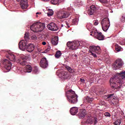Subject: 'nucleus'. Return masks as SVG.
Returning <instances> with one entry per match:
<instances>
[{"mask_svg": "<svg viewBox=\"0 0 125 125\" xmlns=\"http://www.w3.org/2000/svg\"><path fill=\"white\" fill-rule=\"evenodd\" d=\"M31 40L33 41H36V40H37V36L36 35H32L31 37Z\"/></svg>", "mask_w": 125, "mask_h": 125, "instance_id": "43", "label": "nucleus"}, {"mask_svg": "<svg viewBox=\"0 0 125 125\" xmlns=\"http://www.w3.org/2000/svg\"><path fill=\"white\" fill-rule=\"evenodd\" d=\"M24 41L25 42H28V41L30 40V37L29 36V34L28 33H25L24 34Z\"/></svg>", "mask_w": 125, "mask_h": 125, "instance_id": "28", "label": "nucleus"}, {"mask_svg": "<svg viewBox=\"0 0 125 125\" xmlns=\"http://www.w3.org/2000/svg\"><path fill=\"white\" fill-rule=\"evenodd\" d=\"M78 107H73L70 109V114L73 116L75 115L77 113H78Z\"/></svg>", "mask_w": 125, "mask_h": 125, "instance_id": "22", "label": "nucleus"}, {"mask_svg": "<svg viewBox=\"0 0 125 125\" xmlns=\"http://www.w3.org/2000/svg\"><path fill=\"white\" fill-rule=\"evenodd\" d=\"M72 56H73V55H71L70 56L71 59H73L74 60H76V58H75V56H73V57Z\"/></svg>", "mask_w": 125, "mask_h": 125, "instance_id": "46", "label": "nucleus"}, {"mask_svg": "<svg viewBox=\"0 0 125 125\" xmlns=\"http://www.w3.org/2000/svg\"><path fill=\"white\" fill-rule=\"evenodd\" d=\"M61 51H57L55 55L56 58H59L60 56L62 55Z\"/></svg>", "mask_w": 125, "mask_h": 125, "instance_id": "30", "label": "nucleus"}, {"mask_svg": "<svg viewBox=\"0 0 125 125\" xmlns=\"http://www.w3.org/2000/svg\"><path fill=\"white\" fill-rule=\"evenodd\" d=\"M6 57L9 59L10 61H12L13 62H15V61H16L15 55L13 54H9L8 56H6Z\"/></svg>", "mask_w": 125, "mask_h": 125, "instance_id": "19", "label": "nucleus"}, {"mask_svg": "<svg viewBox=\"0 0 125 125\" xmlns=\"http://www.w3.org/2000/svg\"><path fill=\"white\" fill-rule=\"evenodd\" d=\"M40 66L43 69H46L48 67V61L45 58H42L40 61Z\"/></svg>", "mask_w": 125, "mask_h": 125, "instance_id": "9", "label": "nucleus"}, {"mask_svg": "<svg viewBox=\"0 0 125 125\" xmlns=\"http://www.w3.org/2000/svg\"><path fill=\"white\" fill-rule=\"evenodd\" d=\"M120 21L123 23H125V16H122L121 18H120Z\"/></svg>", "mask_w": 125, "mask_h": 125, "instance_id": "37", "label": "nucleus"}, {"mask_svg": "<svg viewBox=\"0 0 125 125\" xmlns=\"http://www.w3.org/2000/svg\"><path fill=\"white\" fill-rule=\"evenodd\" d=\"M20 63L21 64V65H22V66H25V65H28L27 63V61H26L24 60H21V61H20Z\"/></svg>", "mask_w": 125, "mask_h": 125, "instance_id": "29", "label": "nucleus"}, {"mask_svg": "<svg viewBox=\"0 0 125 125\" xmlns=\"http://www.w3.org/2000/svg\"><path fill=\"white\" fill-rule=\"evenodd\" d=\"M101 24L102 25V28L104 32L108 31V29H109V27H110V21L108 18H104L101 21Z\"/></svg>", "mask_w": 125, "mask_h": 125, "instance_id": "5", "label": "nucleus"}, {"mask_svg": "<svg viewBox=\"0 0 125 125\" xmlns=\"http://www.w3.org/2000/svg\"><path fill=\"white\" fill-rule=\"evenodd\" d=\"M23 58L25 59V60H30L31 59V56L28 55L25 56Z\"/></svg>", "mask_w": 125, "mask_h": 125, "instance_id": "38", "label": "nucleus"}, {"mask_svg": "<svg viewBox=\"0 0 125 125\" xmlns=\"http://www.w3.org/2000/svg\"><path fill=\"white\" fill-rule=\"evenodd\" d=\"M115 50L118 51V52H119V51H121L122 50V47L118 44L115 45Z\"/></svg>", "mask_w": 125, "mask_h": 125, "instance_id": "31", "label": "nucleus"}, {"mask_svg": "<svg viewBox=\"0 0 125 125\" xmlns=\"http://www.w3.org/2000/svg\"><path fill=\"white\" fill-rule=\"evenodd\" d=\"M67 101L70 104H76L78 102V95L72 89L67 90L65 93Z\"/></svg>", "mask_w": 125, "mask_h": 125, "instance_id": "2", "label": "nucleus"}, {"mask_svg": "<svg viewBox=\"0 0 125 125\" xmlns=\"http://www.w3.org/2000/svg\"><path fill=\"white\" fill-rule=\"evenodd\" d=\"M124 65V62L121 59H118L115 61V62H114L112 67V69L114 70H118V69H121V67H123Z\"/></svg>", "mask_w": 125, "mask_h": 125, "instance_id": "7", "label": "nucleus"}, {"mask_svg": "<svg viewBox=\"0 0 125 125\" xmlns=\"http://www.w3.org/2000/svg\"><path fill=\"white\" fill-rule=\"evenodd\" d=\"M28 42L24 40H21L19 43V47L21 50H25L27 47Z\"/></svg>", "mask_w": 125, "mask_h": 125, "instance_id": "11", "label": "nucleus"}, {"mask_svg": "<svg viewBox=\"0 0 125 125\" xmlns=\"http://www.w3.org/2000/svg\"><path fill=\"white\" fill-rule=\"evenodd\" d=\"M53 15V10L51 9L49 10V13L47 14L48 16H52Z\"/></svg>", "mask_w": 125, "mask_h": 125, "instance_id": "36", "label": "nucleus"}, {"mask_svg": "<svg viewBox=\"0 0 125 125\" xmlns=\"http://www.w3.org/2000/svg\"><path fill=\"white\" fill-rule=\"evenodd\" d=\"M80 81L82 83H84V79H80Z\"/></svg>", "mask_w": 125, "mask_h": 125, "instance_id": "48", "label": "nucleus"}, {"mask_svg": "<svg viewBox=\"0 0 125 125\" xmlns=\"http://www.w3.org/2000/svg\"><path fill=\"white\" fill-rule=\"evenodd\" d=\"M93 123H94V125H96V124H97V123H98V121H97V117H94L93 118Z\"/></svg>", "mask_w": 125, "mask_h": 125, "instance_id": "40", "label": "nucleus"}, {"mask_svg": "<svg viewBox=\"0 0 125 125\" xmlns=\"http://www.w3.org/2000/svg\"><path fill=\"white\" fill-rule=\"evenodd\" d=\"M65 24H66L68 28H70V25H69V22H68V21H65Z\"/></svg>", "mask_w": 125, "mask_h": 125, "instance_id": "45", "label": "nucleus"}, {"mask_svg": "<svg viewBox=\"0 0 125 125\" xmlns=\"http://www.w3.org/2000/svg\"><path fill=\"white\" fill-rule=\"evenodd\" d=\"M51 42L54 45H57L58 44V37H55L54 38H52L51 39Z\"/></svg>", "mask_w": 125, "mask_h": 125, "instance_id": "21", "label": "nucleus"}, {"mask_svg": "<svg viewBox=\"0 0 125 125\" xmlns=\"http://www.w3.org/2000/svg\"><path fill=\"white\" fill-rule=\"evenodd\" d=\"M44 0V1H48V0Z\"/></svg>", "mask_w": 125, "mask_h": 125, "instance_id": "52", "label": "nucleus"}, {"mask_svg": "<svg viewBox=\"0 0 125 125\" xmlns=\"http://www.w3.org/2000/svg\"><path fill=\"white\" fill-rule=\"evenodd\" d=\"M90 53H91V55H92V56H93V57H94V58H96V57H97V56H96V54L92 52V51L91 50L90 51Z\"/></svg>", "mask_w": 125, "mask_h": 125, "instance_id": "39", "label": "nucleus"}, {"mask_svg": "<svg viewBox=\"0 0 125 125\" xmlns=\"http://www.w3.org/2000/svg\"><path fill=\"white\" fill-rule=\"evenodd\" d=\"M90 49L92 52H95L97 54H100L101 53L100 47L99 46H90Z\"/></svg>", "mask_w": 125, "mask_h": 125, "instance_id": "14", "label": "nucleus"}, {"mask_svg": "<svg viewBox=\"0 0 125 125\" xmlns=\"http://www.w3.org/2000/svg\"><path fill=\"white\" fill-rule=\"evenodd\" d=\"M47 51H49L50 50V47H49L48 48L46 49Z\"/></svg>", "mask_w": 125, "mask_h": 125, "instance_id": "50", "label": "nucleus"}, {"mask_svg": "<svg viewBox=\"0 0 125 125\" xmlns=\"http://www.w3.org/2000/svg\"><path fill=\"white\" fill-rule=\"evenodd\" d=\"M93 34H94V37L97 39V40H99V41H103L104 40V36L102 35V33L101 32H97V30L96 31H92Z\"/></svg>", "mask_w": 125, "mask_h": 125, "instance_id": "10", "label": "nucleus"}, {"mask_svg": "<svg viewBox=\"0 0 125 125\" xmlns=\"http://www.w3.org/2000/svg\"><path fill=\"white\" fill-rule=\"evenodd\" d=\"M17 0V1H20V0Z\"/></svg>", "mask_w": 125, "mask_h": 125, "instance_id": "55", "label": "nucleus"}, {"mask_svg": "<svg viewBox=\"0 0 125 125\" xmlns=\"http://www.w3.org/2000/svg\"><path fill=\"white\" fill-rule=\"evenodd\" d=\"M66 45L69 48V49L74 50L77 49V48L81 45V43L78 41L73 42H67Z\"/></svg>", "mask_w": 125, "mask_h": 125, "instance_id": "6", "label": "nucleus"}, {"mask_svg": "<svg viewBox=\"0 0 125 125\" xmlns=\"http://www.w3.org/2000/svg\"><path fill=\"white\" fill-rule=\"evenodd\" d=\"M114 95H115V94H110L104 96V98L105 99H109L110 100H112V101L110 102V104H111L112 106L116 105V103L115 102V101H114L115 100Z\"/></svg>", "mask_w": 125, "mask_h": 125, "instance_id": "12", "label": "nucleus"}, {"mask_svg": "<svg viewBox=\"0 0 125 125\" xmlns=\"http://www.w3.org/2000/svg\"><path fill=\"white\" fill-rule=\"evenodd\" d=\"M122 123V122L120 119L117 120L114 123V125H120Z\"/></svg>", "mask_w": 125, "mask_h": 125, "instance_id": "35", "label": "nucleus"}, {"mask_svg": "<svg viewBox=\"0 0 125 125\" xmlns=\"http://www.w3.org/2000/svg\"><path fill=\"white\" fill-rule=\"evenodd\" d=\"M28 52H32L34 51V49H35V45L34 44L30 43L27 45L26 49Z\"/></svg>", "mask_w": 125, "mask_h": 125, "instance_id": "17", "label": "nucleus"}, {"mask_svg": "<svg viewBox=\"0 0 125 125\" xmlns=\"http://www.w3.org/2000/svg\"><path fill=\"white\" fill-rule=\"evenodd\" d=\"M3 64L4 65V68L6 70V72H9L11 70V66L12 65L11 62H9L8 60H4L3 61Z\"/></svg>", "mask_w": 125, "mask_h": 125, "instance_id": "8", "label": "nucleus"}, {"mask_svg": "<svg viewBox=\"0 0 125 125\" xmlns=\"http://www.w3.org/2000/svg\"><path fill=\"white\" fill-rule=\"evenodd\" d=\"M65 69H66V70H67V71H68V72L69 73H71V74H74L75 73V72L76 71V69H72V68H71V67L68 66V65H66L65 66Z\"/></svg>", "mask_w": 125, "mask_h": 125, "instance_id": "23", "label": "nucleus"}, {"mask_svg": "<svg viewBox=\"0 0 125 125\" xmlns=\"http://www.w3.org/2000/svg\"><path fill=\"white\" fill-rule=\"evenodd\" d=\"M87 30L90 32V33H92L93 31H96V30L94 29V27L92 26V24L88 23L86 26Z\"/></svg>", "mask_w": 125, "mask_h": 125, "instance_id": "20", "label": "nucleus"}, {"mask_svg": "<svg viewBox=\"0 0 125 125\" xmlns=\"http://www.w3.org/2000/svg\"><path fill=\"white\" fill-rule=\"evenodd\" d=\"M96 11V7L94 5H92L88 11V15H93Z\"/></svg>", "mask_w": 125, "mask_h": 125, "instance_id": "15", "label": "nucleus"}, {"mask_svg": "<svg viewBox=\"0 0 125 125\" xmlns=\"http://www.w3.org/2000/svg\"><path fill=\"white\" fill-rule=\"evenodd\" d=\"M93 24L94 26H97L98 25V20H96L93 21Z\"/></svg>", "mask_w": 125, "mask_h": 125, "instance_id": "41", "label": "nucleus"}, {"mask_svg": "<svg viewBox=\"0 0 125 125\" xmlns=\"http://www.w3.org/2000/svg\"><path fill=\"white\" fill-rule=\"evenodd\" d=\"M44 23L41 22H37L33 23L30 26V29L35 33H38V32H42V31L44 29Z\"/></svg>", "mask_w": 125, "mask_h": 125, "instance_id": "3", "label": "nucleus"}, {"mask_svg": "<svg viewBox=\"0 0 125 125\" xmlns=\"http://www.w3.org/2000/svg\"><path fill=\"white\" fill-rule=\"evenodd\" d=\"M74 56L75 59H77V58L78 57V56L76 54L75 55L73 54L72 55V57H74Z\"/></svg>", "mask_w": 125, "mask_h": 125, "instance_id": "47", "label": "nucleus"}, {"mask_svg": "<svg viewBox=\"0 0 125 125\" xmlns=\"http://www.w3.org/2000/svg\"><path fill=\"white\" fill-rule=\"evenodd\" d=\"M42 44L43 45H45V44H46V42H42Z\"/></svg>", "mask_w": 125, "mask_h": 125, "instance_id": "49", "label": "nucleus"}, {"mask_svg": "<svg viewBox=\"0 0 125 125\" xmlns=\"http://www.w3.org/2000/svg\"><path fill=\"white\" fill-rule=\"evenodd\" d=\"M118 76L111 78L109 81L110 85L114 89H120L121 86H118V83L123 84L125 81V71L117 73Z\"/></svg>", "mask_w": 125, "mask_h": 125, "instance_id": "1", "label": "nucleus"}, {"mask_svg": "<svg viewBox=\"0 0 125 125\" xmlns=\"http://www.w3.org/2000/svg\"><path fill=\"white\" fill-rule=\"evenodd\" d=\"M86 124H87L88 125H91L93 124V118L90 117H89L86 122Z\"/></svg>", "mask_w": 125, "mask_h": 125, "instance_id": "26", "label": "nucleus"}, {"mask_svg": "<svg viewBox=\"0 0 125 125\" xmlns=\"http://www.w3.org/2000/svg\"><path fill=\"white\" fill-rule=\"evenodd\" d=\"M93 100H94V99L93 98H90L89 97H86L85 99L86 103L87 104H91L93 102Z\"/></svg>", "mask_w": 125, "mask_h": 125, "instance_id": "25", "label": "nucleus"}, {"mask_svg": "<svg viewBox=\"0 0 125 125\" xmlns=\"http://www.w3.org/2000/svg\"><path fill=\"white\" fill-rule=\"evenodd\" d=\"M36 14H41V13L37 12L36 13Z\"/></svg>", "mask_w": 125, "mask_h": 125, "instance_id": "53", "label": "nucleus"}, {"mask_svg": "<svg viewBox=\"0 0 125 125\" xmlns=\"http://www.w3.org/2000/svg\"><path fill=\"white\" fill-rule=\"evenodd\" d=\"M33 72L35 73V74H37V73H39V69H38V67L34 66L33 69Z\"/></svg>", "mask_w": 125, "mask_h": 125, "instance_id": "34", "label": "nucleus"}, {"mask_svg": "<svg viewBox=\"0 0 125 125\" xmlns=\"http://www.w3.org/2000/svg\"><path fill=\"white\" fill-rule=\"evenodd\" d=\"M32 70H33V68L30 65H27L26 66V71L27 73H31L32 72Z\"/></svg>", "mask_w": 125, "mask_h": 125, "instance_id": "27", "label": "nucleus"}, {"mask_svg": "<svg viewBox=\"0 0 125 125\" xmlns=\"http://www.w3.org/2000/svg\"><path fill=\"white\" fill-rule=\"evenodd\" d=\"M47 28L48 30H50V31H58V26H57V24L54 22L50 23L47 25Z\"/></svg>", "mask_w": 125, "mask_h": 125, "instance_id": "13", "label": "nucleus"}, {"mask_svg": "<svg viewBox=\"0 0 125 125\" xmlns=\"http://www.w3.org/2000/svg\"><path fill=\"white\" fill-rule=\"evenodd\" d=\"M104 115L105 117H111V114L109 112H105Z\"/></svg>", "mask_w": 125, "mask_h": 125, "instance_id": "42", "label": "nucleus"}, {"mask_svg": "<svg viewBox=\"0 0 125 125\" xmlns=\"http://www.w3.org/2000/svg\"><path fill=\"white\" fill-rule=\"evenodd\" d=\"M92 35H94V34H93V33H91V34H90V36H92Z\"/></svg>", "mask_w": 125, "mask_h": 125, "instance_id": "51", "label": "nucleus"}, {"mask_svg": "<svg viewBox=\"0 0 125 125\" xmlns=\"http://www.w3.org/2000/svg\"><path fill=\"white\" fill-rule=\"evenodd\" d=\"M72 13H73L72 10H61L58 13L57 16L59 19H65L68 18Z\"/></svg>", "mask_w": 125, "mask_h": 125, "instance_id": "4", "label": "nucleus"}, {"mask_svg": "<svg viewBox=\"0 0 125 125\" xmlns=\"http://www.w3.org/2000/svg\"><path fill=\"white\" fill-rule=\"evenodd\" d=\"M21 6L22 9H26L28 7L27 0H21Z\"/></svg>", "mask_w": 125, "mask_h": 125, "instance_id": "16", "label": "nucleus"}, {"mask_svg": "<svg viewBox=\"0 0 125 125\" xmlns=\"http://www.w3.org/2000/svg\"><path fill=\"white\" fill-rule=\"evenodd\" d=\"M85 115H86V111H85V109H81L79 114V117L81 119H83V118H84Z\"/></svg>", "mask_w": 125, "mask_h": 125, "instance_id": "18", "label": "nucleus"}, {"mask_svg": "<svg viewBox=\"0 0 125 125\" xmlns=\"http://www.w3.org/2000/svg\"><path fill=\"white\" fill-rule=\"evenodd\" d=\"M100 2H102V3H107V0H99Z\"/></svg>", "mask_w": 125, "mask_h": 125, "instance_id": "44", "label": "nucleus"}, {"mask_svg": "<svg viewBox=\"0 0 125 125\" xmlns=\"http://www.w3.org/2000/svg\"><path fill=\"white\" fill-rule=\"evenodd\" d=\"M121 44H123V43H120Z\"/></svg>", "mask_w": 125, "mask_h": 125, "instance_id": "56", "label": "nucleus"}, {"mask_svg": "<svg viewBox=\"0 0 125 125\" xmlns=\"http://www.w3.org/2000/svg\"><path fill=\"white\" fill-rule=\"evenodd\" d=\"M59 0H51V3L52 4H59Z\"/></svg>", "mask_w": 125, "mask_h": 125, "instance_id": "33", "label": "nucleus"}, {"mask_svg": "<svg viewBox=\"0 0 125 125\" xmlns=\"http://www.w3.org/2000/svg\"><path fill=\"white\" fill-rule=\"evenodd\" d=\"M61 27H63V24H62V25H61Z\"/></svg>", "mask_w": 125, "mask_h": 125, "instance_id": "54", "label": "nucleus"}, {"mask_svg": "<svg viewBox=\"0 0 125 125\" xmlns=\"http://www.w3.org/2000/svg\"><path fill=\"white\" fill-rule=\"evenodd\" d=\"M36 16H37V17H38V15H37Z\"/></svg>", "mask_w": 125, "mask_h": 125, "instance_id": "57", "label": "nucleus"}, {"mask_svg": "<svg viewBox=\"0 0 125 125\" xmlns=\"http://www.w3.org/2000/svg\"><path fill=\"white\" fill-rule=\"evenodd\" d=\"M79 22V19L78 18H75L72 20V25H77Z\"/></svg>", "mask_w": 125, "mask_h": 125, "instance_id": "32", "label": "nucleus"}, {"mask_svg": "<svg viewBox=\"0 0 125 125\" xmlns=\"http://www.w3.org/2000/svg\"><path fill=\"white\" fill-rule=\"evenodd\" d=\"M62 77L65 80H67L68 79H70V75L69 74V73L66 71H63L62 73Z\"/></svg>", "mask_w": 125, "mask_h": 125, "instance_id": "24", "label": "nucleus"}]
</instances>
